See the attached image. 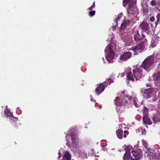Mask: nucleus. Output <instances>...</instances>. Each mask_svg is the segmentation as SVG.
<instances>
[{
    "mask_svg": "<svg viewBox=\"0 0 160 160\" xmlns=\"http://www.w3.org/2000/svg\"><path fill=\"white\" fill-rule=\"evenodd\" d=\"M124 147H126V145H124Z\"/></svg>",
    "mask_w": 160,
    "mask_h": 160,
    "instance_id": "49",
    "label": "nucleus"
},
{
    "mask_svg": "<svg viewBox=\"0 0 160 160\" xmlns=\"http://www.w3.org/2000/svg\"><path fill=\"white\" fill-rule=\"evenodd\" d=\"M132 95L133 97V100L134 105L136 107H139L142 104V103L139 102L137 98H136L135 97H134L135 96V94L134 93H133L132 94Z\"/></svg>",
    "mask_w": 160,
    "mask_h": 160,
    "instance_id": "18",
    "label": "nucleus"
},
{
    "mask_svg": "<svg viewBox=\"0 0 160 160\" xmlns=\"http://www.w3.org/2000/svg\"><path fill=\"white\" fill-rule=\"evenodd\" d=\"M124 135H123V137L124 138H126V137L127 135L128 134V132L126 130H124Z\"/></svg>",
    "mask_w": 160,
    "mask_h": 160,
    "instance_id": "35",
    "label": "nucleus"
},
{
    "mask_svg": "<svg viewBox=\"0 0 160 160\" xmlns=\"http://www.w3.org/2000/svg\"><path fill=\"white\" fill-rule=\"evenodd\" d=\"M124 41L127 46H132L133 44V41L132 39L130 38H128L126 36H125V39L124 40Z\"/></svg>",
    "mask_w": 160,
    "mask_h": 160,
    "instance_id": "17",
    "label": "nucleus"
},
{
    "mask_svg": "<svg viewBox=\"0 0 160 160\" xmlns=\"http://www.w3.org/2000/svg\"><path fill=\"white\" fill-rule=\"evenodd\" d=\"M141 132L142 134H145L146 133V130L145 129H143L142 128Z\"/></svg>",
    "mask_w": 160,
    "mask_h": 160,
    "instance_id": "38",
    "label": "nucleus"
},
{
    "mask_svg": "<svg viewBox=\"0 0 160 160\" xmlns=\"http://www.w3.org/2000/svg\"><path fill=\"white\" fill-rule=\"evenodd\" d=\"M16 112L18 114H20L22 113V111L19 109V108L18 107L17 108Z\"/></svg>",
    "mask_w": 160,
    "mask_h": 160,
    "instance_id": "34",
    "label": "nucleus"
},
{
    "mask_svg": "<svg viewBox=\"0 0 160 160\" xmlns=\"http://www.w3.org/2000/svg\"><path fill=\"white\" fill-rule=\"evenodd\" d=\"M102 149H103V151H105L107 150V148H103V146H102Z\"/></svg>",
    "mask_w": 160,
    "mask_h": 160,
    "instance_id": "43",
    "label": "nucleus"
},
{
    "mask_svg": "<svg viewBox=\"0 0 160 160\" xmlns=\"http://www.w3.org/2000/svg\"><path fill=\"white\" fill-rule=\"evenodd\" d=\"M154 62V58L150 56L145 59L140 66L134 67L132 70L131 69H128L125 72L126 79L128 80L134 81L142 78L146 74L144 71L147 72L150 71ZM124 75L125 73H122L121 77H122Z\"/></svg>",
    "mask_w": 160,
    "mask_h": 160,
    "instance_id": "1",
    "label": "nucleus"
},
{
    "mask_svg": "<svg viewBox=\"0 0 160 160\" xmlns=\"http://www.w3.org/2000/svg\"><path fill=\"white\" fill-rule=\"evenodd\" d=\"M150 4L152 6H155L156 4V2L155 0H152Z\"/></svg>",
    "mask_w": 160,
    "mask_h": 160,
    "instance_id": "32",
    "label": "nucleus"
},
{
    "mask_svg": "<svg viewBox=\"0 0 160 160\" xmlns=\"http://www.w3.org/2000/svg\"><path fill=\"white\" fill-rule=\"evenodd\" d=\"M136 2V0H123L122 3L124 7H125L128 4V8H127L128 13L137 14L138 10L135 6Z\"/></svg>",
    "mask_w": 160,
    "mask_h": 160,
    "instance_id": "6",
    "label": "nucleus"
},
{
    "mask_svg": "<svg viewBox=\"0 0 160 160\" xmlns=\"http://www.w3.org/2000/svg\"><path fill=\"white\" fill-rule=\"evenodd\" d=\"M113 80L109 78L107 79V80H106L104 82H107L106 83V86H107V85L108 84H110L111 83L113 82Z\"/></svg>",
    "mask_w": 160,
    "mask_h": 160,
    "instance_id": "29",
    "label": "nucleus"
},
{
    "mask_svg": "<svg viewBox=\"0 0 160 160\" xmlns=\"http://www.w3.org/2000/svg\"><path fill=\"white\" fill-rule=\"evenodd\" d=\"M88 155L91 156L95 157H99V152L96 153L93 149H91L88 153Z\"/></svg>",
    "mask_w": 160,
    "mask_h": 160,
    "instance_id": "21",
    "label": "nucleus"
},
{
    "mask_svg": "<svg viewBox=\"0 0 160 160\" xmlns=\"http://www.w3.org/2000/svg\"><path fill=\"white\" fill-rule=\"evenodd\" d=\"M149 20L151 22H153L155 20L154 17L153 16L151 17L149 19Z\"/></svg>",
    "mask_w": 160,
    "mask_h": 160,
    "instance_id": "37",
    "label": "nucleus"
},
{
    "mask_svg": "<svg viewBox=\"0 0 160 160\" xmlns=\"http://www.w3.org/2000/svg\"><path fill=\"white\" fill-rule=\"evenodd\" d=\"M123 159H124V158H123ZM123 160H124V159H123Z\"/></svg>",
    "mask_w": 160,
    "mask_h": 160,
    "instance_id": "51",
    "label": "nucleus"
},
{
    "mask_svg": "<svg viewBox=\"0 0 160 160\" xmlns=\"http://www.w3.org/2000/svg\"><path fill=\"white\" fill-rule=\"evenodd\" d=\"M91 101L92 102H96V100H93V99L92 98L91 96Z\"/></svg>",
    "mask_w": 160,
    "mask_h": 160,
    "instance_id": "41",
    "label": "nucleus"
},
{
    "mask_svg": "<svg viewBox=\"0 0 160 160\" xmlns=\"http://www.w3.org/2000/svg\"><path fill=\"white\" fill-rule=\"evenodd\" d=\"M152 119L154 122H159L160 121V115L153 117Z\"/></svg>",
    "mask_w": 160,
    "mask_h": 160,
    "instance_id": "25",
    "label": "nucleus"
},
{
    "mask_svg": "<svg viewBox=\"0 0 160 160\" xmlns=\"http://www.w3.org/2000/svg\"><path fill=\"white\" fill-rule=\"evenodd\" d=\"M123 14L122 12L120 13L118 15V17L115 19L114 22L116 24V26H118V21L122 17Z\"/></svg>",
    "mask_w": 160,
    "mask_h": 160,
    "instance_id": "23",
    "label": "nucleus"
},
{
    "mask_svg": "<svg viewBox=\"0 0 160 160\" xmlns=\"http://www.w3.org/2000/svg\"><path fill=\"white\" fill-rule=\"evenodd\" d=\"M146 85H147V86H150V84H149L148 85V84H146Z\"/></svg>",
    "mask_w": 160,
    "mask_h": 160,
    "instance_id": "47",
    "label": "nucleus"
},
{
    "mask_svg": "<svg viewBox=\"0 0 160 160\" xmlns=\"http://www.w3.org/2000/svg\"><path fill=\"white\" fill-rule=\"evenodd\" d=\"M115 48L116 50H119V48L118 46H117L116 45H115Z\"/></svg>",
    "mask_w": 160,
    "mask_h": 160,
    "instance_id": "40",
    "label": "nucleus"
},
{
    "mask_svg": "<svg viewBox=\"0 0 160 160\" xmlns=\"http://www.w3.org/2000/svg\"><path fill=\"white\" fill-rule=\"evenodd\" d=\"M66 145L71 150L77 153L81 158H87V152L85 150L81 151L80 150L79 135L75 127H72L69 129L66 135Z\"/></svg>",
    "mask_w": 160,
    "mask_h": 160,
    "instance_id": "2",
    "label": "nucleus"
},
{
    "mask_svg": "<svg viewBox=\"0 0 160 160\" xmlns=\"http://www.w3.org/2000/svg\"><path fill=\"white\" fill-rule=\"evenodd\" d=\"M59 153H60V152H59L58 154H59Z\"/></svg>",
    "mask_w": 160,
    "mask_h": 160,
    "instance_id": "50",
    "label": "nucleus"
},
{
    "mask_svg": "<svg viewBox=\"0 0 160 160\" xmlns=\"http://www.w3.org/2000/svg\"><path fill=\"white\" fill-rule=\"evenodd\" d=\"M147 158L150 160H160V154L159 151L157 149L148 148L145 150Z\"/></svg>",
    "mask_w": 160,
    "mask_h": 160,
    "instance_id": "5",
    "label": "nucleus"
},
{
    "mask_svg": "<svg viewBox=\"0 0 160 160\" xmlns=\"http://www.w3.org/2000/svg\"><path fill=\"white\" fill-rule=\"evenodd\" d=\"M106 82H104L102 84H99L95 90L96 93L98 95L102 92L104 90L105 88L106 87Z\"/></svg>",
    "mask_w": 160,
    "mask_h": 160,
    "instance_id": "13",
    "label": "nucleus"
},
{
    "mask_svg": "<svg viewBox=\"0 0 160 160\" xmlns=\"http://www.w3.org/2000/svg\"><path fill=\"white\" fill-rule=\"evenodd\" d=\"M143 114L144 115L143 116H147V115H148V110L147 108H145L143 110Z\"/></svg>",
    "mask_w": 160,
    "mask_h": 160,
    "instance_id": "30",
    "label": "nucleus"
},
{
    "mask_svg": "<svg viewBox=\"0 0 160 160\" xmlns=\"http://www.w3.org/2000/svg\"><path fill=\"white\" fill-rule=\"evenodd\" d=\"M142 10L143 11V13L145 14L147 13L149 11V9L147 7H143L142 8Z\"/></svg>",
    "mask_w": 160,
    "mask_h": 160,
    "instance_id": "28",
    "label": "nucleus"
},
{
    "mask_svg": "<svg viewBox=\"0 0 160 160\" xmlns=\"http://www.w3.org/2000/svg\"><path fill=\"white\" fill-rule=\"evenodd\" d=\"M139 27L143 32H145L148 31L149 28V26L147 23L143 22L139 25Z\"/></svg>",
    "mask_w": 160,
    "mask_h": 160,
    "instance_id": "16",
    "label": "nucleus"
},
{
    "mask_svg": "<svg viewBox=\"0 0 160 160\" xmlns=\"http://www.w3.org/2000/svg\"><path fill=\"white\" fill-rule=\"evenodd\" d=\"M142 130V128H138V129L136 130V132H141V131Z\"/></svg>",
    "mask_w": 160,
    "mask_h": 160,
    "instance_id": "39",
    "label": "nucleus"
},
{
    "mask_svg": "<svg viewBox=\"0 0 160 160\" xmlns=\"http://www.w3.org/2000/svg\"><path fill=\"white\" fill-rule=\"evenodd\" d=\"M157 21L158 22H159V23L160 24V13H158L157 16Z\"/></svg>",
    "mask_w": 160,
    "mask_h": 160,
    "instance_id": "33",
    "label": "nucleus"
},
{
    "mask_svg": "<svg viewBox=\"0 0 160 160\" xmlns=\"http://www.w3.org/2000/svg\"><path fill=\"white\" fill-rule=\"evenodd\" d=\"M101 108V105L98 106Z\"/></svg>",
    "mask_w": 160,
    "mask_h": 160,
    "instance_id": "48",
    "label": "nucleus"
},
{
    "mask_svg": "<svg viewBox=\"0 0 160 160\" xmlns=\"http://www.w3.org/2000/svg\"><path fill=\"white\" fill-rule=\"evenodd\" d=\"M132 55V52H128L124 53L120 56L118 61L120 62L126 61L131 58Z\"/></svg>",
    "mask_w": 160,
    "mask_h": 160,
    "instance_id": "11",
    "label": "nucleus"
},
{
    "mask_svg": "<svg viewBox=\"0 0 160 160\" xmlns=\"http://www.w3.org/2000/svg\"><path fill=\"white\" fill-rule=\"evenodd\" d=\"M96 11L95 10L90 11L88 12V15L89 16L92 17L94 15Z\"/></svg>",
    "mask_w": 160,
    "mask_h": 160,
    "instance_id": "27",
    "label": "nucleus"
},
{
    "mask_svg": "<svg viewBox=\"0 0 160 160\" xmlns=\"http://www.w3.org/2000/svg\"><path fill=\"white\" fill-rule=\"evenodd\" d=\"M71 155L68 151H65L63 153V158L64 160H70Z\"/></svg>",
    "mask_w": 160,
    "mask_h": 160,
    "instance_id": "20",
    "label": "nucleus"
},
{
    "mask_svg": "<svg viewBox=\"0 0 160 160\" xmlns=\"http://www.w3.org/2000/svg\"><path fill=\"white\" fill-rule=\"evenodd\" d=\"M158 95L159 97H160V92L158 93Z\"/></svg>",
    "mask_w": 160,
    "mask_h": 160,
    "instance_id": "45",
    "label": "nucleus"
},
{
    "mask_svg": "<svg viewBox=\"0 0 160 160\" xmlns=\"http://www.w3.org/2000/svg\"><path fill=\"white\" fill-rule=\"evenodd\" d=\"M102 60H103V63H105V59L104 58H102Z\"/></svg>",
    "mask_w": 160,
    "mask_h": 160,
    "instance_id": "44",
    "label": "nucleus"
},
{
    "mask_svg": "<svg viewBox=\"0 0 160 160\" xmlns=\"http://www.w3.org/2000/svg\"><path fill=\"white\" fill-rule=\"evenodd\" d=\"M118 96L116 97L114 100L115 104L118 107H117V111L119 114H120L123 111L120 110V106H125L127 104V100L130 101L132 99L131 96L128 97L127 95H125L123 93H120L118 94Z\"/></svg>",
    "mask_w": 160,
    "mask_h": 160,
    "instance_id": "4",
    "label": "nucleus"
},
{
    "mask_svg": "<svg viewBox=\"0 0 160 160\" xmlns=\"http://www.w3.org/2000/svg\"><path fill=\"white\" fill-rule=\"evenodd\" d=\"M4 114L5 117L9 118V121L11 122L12 121H14V119H15V121L17 120V118L14 117L11 112L8 109L7 106H6L4 111Z\"/></svg>",
    "mask_w": 160,
    "mask_h": 160,
    "instance_id": "10",
    "label": "nucleus"
},
{
    "mask_svg": "<svg viewBox=\"0 0 160 160\" xmlns=\"http://www.w3.org/2000/svg\"><path fill=\"white\" fill-rule=\"evenodd\" d=\"M125 127H126L125 125V124H123V123L119 124V129H120V130L122 129V130H123L122 128H123V127L124 128H125Z\"/></svg>",
    "mask_w": 160,
    "mask_h": 160,
    "instance_id": "31",
    "label": "nucleus"
},
{
    "mask_svg": "<svg viewBox=\"0 0 160 160\" xmlns=\"http://www.w3.org/2000/svg\"><path fill=\"white\" fill-rule=\"evenodd\" d=\"M157 4H158V7H158V8L160 10V3H157Z\"/></svg>",
    "mask_w": 160,
    "mask_h": 160,
    "instance_id": "42",
    "label": "nucleus"
},
{
    "mask_svg": "<svg viewBox=\"0 0 160 160\" xmlns=\"http://www.w3.org/2000/svg\"><path fill=\"white\" fill-rule=\"evenodd\" d=\"M142 142L143 146L144 147V150L145 151V150L147 149L148 148H150L148 147V145L147 143L143 139L142 140Z\"/></svg>",
    "mask_w": 160,
    "mask_h": 160,
    "instance_id": "24",
    "label": "nucleus"
},
{
    "mask_svg": "<svg viewBox=\"0 0 160 160\" xmlns=\"http://www.w3.org/2000/svg\"><path fill=\"white\" fill-rule=\"evenodd\" d=\"M117 26H116V24H115V23H114L113 26H112V31H114L116 30Z\"/></svg>",
    "mask_w": 160,
    "mask_h": 160,
    "instance_id": "36",
    "label": "nucleus"
},
{
    "mask_svg": "<svg viewBox=\"0 0 160 160\" xmlns=\"http://www.w3.org/2000/svg\"><path fill=\"white\" fill-rule=\"evenodd\" d=\"M155 89L151 88L142 89V91L143 97L147 99L150 98L152 96L153 91Z\"/></svg>",
    "mask_w": 160,
    "mask_h": 160,
    "instance_id": "9",
    "label": "nucleus"
},
{
    "mask_svg": "<svg viewBox=\"0 0 160 160\" xmlns=\"http://www.w3.org/2000/svg\"><path fill=\"white\" fill-rule=\"evenodd\" d=\"M123 130H122L118 129L116 131V133L118 138L119 139L122 138L123 135Z\"/></svg>",
    "mask_w": 160,
    "mask_h": 160,
    "instance_id": "22",
    "label": "nucleus"
},
{
    "mask_svg": "<svg viewBox=\"0 0 160 160\" xmlns=\"http://www.w3.org/2000/svg\"><path fill=\"white\" fill-rule=\"evenodd\" d=\"M142 151L140 150L136 151L134 150L131 145H128L126 148V152L123 156L124 160H138L142 155Z\"/></svg>",
    "mask_w": 160,
    "mask_h": 160,
    "instance_id": "3",
    "label": "nucleus"
},
{
    "mask_svg": "<svg viewBox=\"0 0 160 160\" xmlns=\"http://www.w3.org/2000/svg\"><path fill=\"white\" fill-rule=\"evenodd\" d=\"M132 33V36H133L135 41H139L142 38V36H141L138 32V28L136 27L133 29Z\"/></svg>",
    "mask_w": 160,
    "mask_h": 160,
    "instance_id": "12",
    "label": "nucleus"
},
{
    "mask_svg": "<svg viewBox=\"0 0 160 160\" xmlns=\"http://www.w3.org/2000/svg\"><path fill=\"white\" fill-rule=\"evenodd\" d=\"M143 121L144 124L146 126L147 125H151L152 123L147 116H143Z\"/></svg>",
    "mask_w": 160,
    "mask_h": 160,
    "instance_id": "19",
    "label": "nucleus"
},
{
    "mask_svg": "<svg viewBox=\"0 0 160 160\" xmlns=\"http://www.w3.org/2000/svg\"><path fill=\"white\" fill-rule=\"evenodd\" d=\"M147 44L146 41H142L139 44L136 46L135 48H132L128 49L129 50L135 53L134 54H135L136 52V53H137L138 52H140L144 48Z\"/></svg>",
    "mask_w": 160,
    "mask_h": 160,
    "instance_id": "8",
    "label": "nucleus"
},
{
    "mask_svg": "<svg viewBox=\"0 0 160 160\" xmlns=\"http://www.w3.org/2000/svg\"><path fill=\"white\" fill-rule=\"evenodd\" d=\"M112 46L109 44L106 47L105 52L106 53L105 59L109 63H112L113 62V59L115 57V54L113 51Z\"/></svg>",
    "mask_w": 160,
    "mask_h": 160,
    "instance_id": "7",
    "label": "nucleus"
},
{
    "mask_svg": "<svg viewBox=\"0 0 160 160\" xmlns=\"http://www.w3.org/2000/svg\"><path fill=\"white\" fill-rule=\"evenodd\" d=\"M154 83L156 86H160V72L155 74L153 75Z\"/></svg>",
    "mask_w": 160,
    "mask_h": 160,
    "instance_id": "14",
    "label": "nucleus"
},
{
    "mask_svg": "<svg viewBox=\"0 0 160 160\" xmlns=\"http://www.w3.org/2000/svg\"><path fill=\"white\" fill-rule=\"evenodd\" d=\"M95 3L94 2L93 3L91 7H89V8H88L87 9V10H89L90 11L93 10V9L95 8Z\"/></svg>",
    "mask_w": 160,
    "mask_h": 160,
    "instance_id": "26",
    "label": "nucleus"
},
{
    "mask_svg": "<svg viewBox=\"0 0 160 160\" xmlns=\"http://www.w3.org/2000/svg\"><path fill=\"white\" fill-rule=\"evenodd\" d=\"M129 25V20L124 19L122 22L120 28V30L127 29Z\"/></svg>",
    "mask_w": 160,
    "mask_h": 160,
    "instance_id": "15",
    "label": "nucleus"
},
{
    "mask_svg": "<svg viewBox=\"0 0 160 160\" xmlns=\"http://www.w3.org/2000/svg\"><path fill=\"white\" fill-rule=\"evenodd\" d=\"M158 105L159 106H160V101H159V103H158Z\"/></svg>",
    "mask_w": 160,
    "mask_h": 160,
    "instance_id": "46",
    "label": "nucleus"
}]
</instances>
